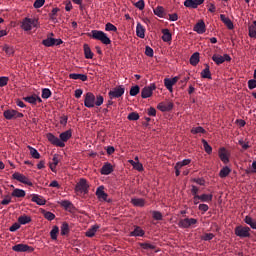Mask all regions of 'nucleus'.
Returning <instances> with one entry per match:
<instances>
[{
    "label": "nucleus",
    "instance_id": "obj_19",
    "mask_svg": "<svg viewBox=\"0 0 256 256\" xmlns=\"http://www.w3.org/2000/svg\"><path fill=\"white\" fill-rule=\"evenodd\" d=\"M96 195H97L99 201H107L108 195H107V193H105V187H103V186L98 187L96 190Z\"/></svg>",
    "mask_w": 256,
    "mask_h": 256
},
{
    "label": "nucleus",
    "instance_id": "obj_31",
    "mask_svg": "<svg viewBox=\"0 0 256 256\" xmlns=\"http://www.w3.org/2000/svg\"><path fill=\"white\" fill-rule=\"evenodd\" d=\"M18 223L20 225H27L28 223H31V216L28 215H22L18 218Z\"/></svg>",
    "mask_w": 256,
    "mask_h": 256
},
{
    "label": "nucleus",
    "instance_id": "obj_12",
    "mask_svg": "<svg viewBox=\"0 0 256 256\" xmlns=\"http://www.w3.org/2000/svg\"><path fill=\"white\" fill-rule=\"evenodd\" d=\"M44 47H53V45H63V40L55 38H46L42 41Z\"/></svg>",
    "mask_w": 256,
    "mask_h": 256
},
{
    "label": "nucleus",
    "instance_id": "obj_51",
    "mask_svg": "<svg viewBox=\"0 0 256 256\" xmlns=\"http://www.w3.org/2000/svg\"><path fill=\"white\" fill-rule=\"evenodd\" d=\"M189 163H191V159H184L180 162H177L176 165L178 169H181V167H185V165H189Z\"/></svg>",
    "mask_w": 256,
    "mask_h": 256
},
{
    "label": "nucleus",
    "instance_id": "obj_27",
    "mask_svg": "<svg viewBox=\"0 0 256 256\" xmlns=\"http://www.w3.org/2000/svg\"><path fill=\"white\" fill-rule=\"evenodd\" d=\"M97 231H99V225L95 224L85 232V235L86 237H95Z\"/></svg>",
    "mask_w": 256,
    "mask_h": 256
},
{
    "label": "nucleus",
    "instance_id": "obj_36",
    "mask_svg": "<svg viewBox=\"0 0 256 256\" xmlns=\"http://www.w3.org/2000/svg\"><path fill=\"white\" fill-rule=\"evenodd\" d=\"M244 222L246 225H249L251 229H256V220L251 218V216H246Z\"/></svg>",
    "mask_w": 256,
    "mask_h": 256
},
{
    "label": "nucleus",
    "instance_id": "obj_11",
    "mask_svg": "<svg viewBox=\"0 0 256 256\" xmlns=\"http://www.w3.org/2000/svg\"><path fill=\"white\" fill-rule=\"evenodd\" d=\"M212 60L214 61V63H216V65H221L225 63V61H231V56H229V54H224L223 56L219 54H214L212 56Z\"/></svg>",
    "mask_w": 256,
    "mask_h": 256
},
{
    "label": "nucleus",
    "instance_id": "obj_34",
    "mask_svg": "<svg viewBox=\"0 0 256 256\" xmlns=\"http://www.w3.org/2000/svg\"><path fill=\"white\" fill-rule=\"evenodd\" d=\"M162 33V41H164L165 43H169V41H171L172 39L171 32H169V29H164Z\"/></svg>",
    "mask_w": 256,
    "mask_h": 256
},
{
    "label": "nucleus",
    "instance_id": "obj_58",
    "mask_svg": "<svg viewBox=\"0 0 256 256\" xmlns=\"http://www.w3.org/2000/svg\"><path fill=\"white\" fill-rule=\"evenodd\" d=\"M152 215L153 219H155L156 221H161V219H163V214H161V212L159 211L152 212Z\"/></svg>",
    "mask_w": 256,
    "mask_h": 256
},
{
    "label": "nucleus",
    "instance_id": "obj_6",
    "mask_svg": "<svg viewBox=\"0 0 256 256\" xmlns=\"http://www.w3.org/2000/svg\"><path fill=\"white\" fill-rule=\"evenodd\" d=\"M251 228L245 227V226H237L235 228V235L237 237L245 238V237H250L251 233Z\"/></svg>",
    "mask_w": 256,
    "mask_h": 256
},
{
    "label": "nucleus",
    "instance_id": "obj_52",
    "mask_svg": "<svg viewBox=\"0 0 256 256\" xmlns=\"http://www.w3.org/2000/svg\"><path fill=\"white\" fill-rule=\"evenodd\" d=\"M105 31H113L114 33H117V26L111 24V23H107L105 25Z\"/></svg>",
    "mask_w": 256,
    "mask_h": 256
},
{
    "label": "nucleus",
    "instance_id": "obj_18",
    "mask_svg": "<svg viewBox=\"0 0 256 256\" xmlns=\"http://www.w3.org/2000/svg\"><path fill=\"white\" fill-rule=\"evenodd\" d=\"M218 155L220 157V160L222 162H224L226 165L227 163H229V154L227 153V149L225 148H220L219 151H218Z\"/></svg>",
    "mask_w": 256,
    "mask_h": 256
},
{
    "label": "nucleus",
    "instance_id": "obj_38",
    "mask_svg": "<svg viewBox=\"0 0 256 256\" xmlns=\"http://www.w3.org/2000/svg\"><path fill=\"white\" fill-rule=\"evenodd\" d=\"M248 31L249 37L256 39V21H254L253 24L249 26Z\"/></svg>",
    "mask_w": 256,
    "mask_h": 256
},
{
    "label": "nucleus",
    "instance_id": "obj_33",
    "mask_svg": "<svg viewBox=\"0 0 256 256\" xmlns=\"http://www.w3.org/2000/svg\"><path fill=\"white\" fill-rule=\"evenodd\" d=\"M128 163L132 165L136 171H143V164L141 162H135V160H128Z\"/></svg>",
    "mask_w": 256,
    "mask_h": 256
},
{
    "label": "nucleus",
    "instance_id": "obj_48",
    "mask_svg": "<svg viewBox=\"0 0 256 256\" xmlns=\"http://www.w3.org/2000/svg\"><path fill=\"white\" fill-rule=\"evenodd\" d=\"M191 133H192V135H197V134H199V133H207V131L204 130L203 127L198 126V127L192 128V129H191Z\"/></svg>",
    "mask_w": 256,
    "mask_h": 256
},
{
    "label": "nucleus",
    "instance_id": "obj_24",
    "mask_svg": "<svg viewBox=\"0 0 256 256\" xmlns=\"http://www.w3.org/2000/svg\"><path fill=\"white\" fill-rule=\"evenodd\" d=\"M72 135H73V132L71 130L62 132L60 134V141H62V143H65V142L69 141V139H71Z\"/></svg>",
    "mask_w": 256,
    "mask_h": 256
},
{
    "label": "nucleus",
    "instance_id": "obj_20",
    "mask_svg": "<svg viewBox=\"0 0 256 256\" xmlns=\"http://www.w3.org/2000/svg\"><path fill=\"white\" fill-rule=\"evenodd\" d=\"M220 19L228 29L230 30L235 29V25H233V21H231L229 17L225 16L224 14H221Z\"/></svg>",
    "mask_w": 256,
    "mask_h": 256
},
{
    "label": "nucleus",
    "instance_id": "obj_14",
    "mask_svg": "<svg viewBox=\"0 0 256 256\" xmlns=\"http://www.w3.org/2000/svg\"><path fill=\"white\" fill-rule=\"evenodd\" d=\"M47 139L49 142L52 143V145H55L56 147H64L65 146V143H63V141H61L58 137H56L52 133L47 134Z\"/></svg>",
    "mask_w": 256,
    "mask_h": 256
},
{
    "label": "nucleus",
    "instance_id": "obj_30",
    "mask_svg": "<svg viewBox=\"0 0 256 256\" xmlns=\"http://www.w3.org/2000/svg\"><path fill=\"white\" fill-rule=\"evenodd\" d=\"M131 203L134 207H145V200L142 198H132Z\"/></svg>",
    "mask_w": 256,
    "mask_h": 256
},
{
    "label": "nucleus",
    "instance_id": "obj_45",
    "mask_svg": "<svg viewBox=\"0 0 256 256\" xmlns=\"http://www.w3.org/2000/svg\"><path fill=\"white\" fill-rule=\"evenodd\" d=\"M202 143L204 150L208 153V155H211L213 153V148L211 147V145H209V143L205 139H202Z\"/></svg>",
    "mask_w": 256,
    "mask_h": 256
},
{
    "label": "nucleus",
    "instance_id": "obj_55",
    "mask_svg": "<svg viewBox=\"0 0 256 256\" xmlns=\"http://www.w3.org/2000/svg\"><path fill=\"white\" fill-rule=\"evenodd\" d=\"M214 237H215L214 233H206L201 237V239L202 241H211V239H213Z\"/></svg>",
    "mask_w": 256,
    "mask_h": 256
},
{
    "label": "nucleus",
    "instance_id": "obj_50",
    "mask_svg": "<svg viewBox=\"0 0 256 256\" xmlns=\"http://www.w3.org/2000/svg\"><path fill=\"white\" fill-rule=\"evenodd\" d=\"M127 119L129 121H139V113L137 112H132L128 115Z\"/></svg>",
    "mask_w": 256,
    "mask_h": 256
},
{
    "label": "nucleus",
    "instance_id": "obj_54",
    "mask_svg": "<svg viewBox=\"0 0 256 256\" xmlns=\"http://www.w3.org/2000/svg\"><path fill=\"white\" fill-rule=\"evenodd\" d=\"M51 97V90L49 88H44L42 90V99H49Z\"/></svg>",
    "mask_w": 256,
    "mask_h": 256
},
{
    "label": "nucleus",
    "instance_id": "obj_47",
    "mask_svg": "<svg viewBox=\"0 0 256 256\" xmlns=\"http://www.w3.org/2000/svg\"><path fill=\"white\" fill-rule=\"evenodd\" d=\"M42 214L47 219V221H53V219H55V214H53V212L42 210Z\"/></svg>",
    "mask_w": 256,
    "mask_h": 256
},
{
    "label": "nucleus",
    "instance_id": "obj_32",
    "mask_svg": "<svg viewBox=\"0 0 256 256\" xmlns=\"http://www.w3.org/2000/svg\"><path fill=\"white\" fill-rule=\"evenodd\" d=\"M84 55L86 59H93V51H91L89 44H84Z\"/></svg>",
    "mask_w": 256,
    "mask_h": 256
},
{
    "label": "nucleus",
    "instance_id": "obj_26",
    "mask_svg": "<svg viewBox=\"0 0 256 256\" xmlns=\"http://www.w3.org/2000/svg\"><path fill=\"white\" fill-rule=\"evenodd\" d=\"M136 35L140 39H145V28L143 25H141V23H138L136 26Z\"/></svg>",
    "mask_w": 256,
    "mask_h": 256
},
{
    "label": "nucleus",
    "instance_id": "obj_21",
    "mask_svg": "<svg viewBox=\"0 0 256 256\" xmlns=\"http://www.w3.org/2000/svg\"><path fill=\"white\" fill-rule=\"evenodd\" d=\"M113 171V165L111 163L106 162L102 168H101V175H111V172Z\"/></svg>",
    "mask_w": 256,
    "mask_h": 256
},
{
    "label": "nucleus",
    "instance_id": "obj_46",
    "mask_svg": "<svg viewBox=\"0 0 256 256\" xmlns=\"http://www.w3.org/2000/svg\"><path fill=\"white\" fill-rule=\"evenodd\" d=\"M184 6L190 8V9H197V7H198L195 0H186L184 2Z\"/></svg>",
    "mask_w": 256,
    "mask_h": 256
},
{
    "label": "nucleus",
    "instance_id": "obj_15",
    "mask_svg": "<svg viewBox=\"0 0 256 256\" xmlns=\"http://www.w3.org/2000/svg\"><path fill=\"white\" fill-rule=\"evenodd\" d=\"M16 253H25L27 251H33V248L27 244H17L12 247Z\"/></svg>",
    "mask_w": 256,
    "mask_h": 256
},
{
    "label": "nucleus",
    "instance_id": "obj_39",
    "mask_svg": "<svg viewBox=\"0 0 256 256\" xmlns=\"http://www.w3.org/2000/svg\"><path fill=\"white\" fill-rule=\"evenodd\" d=\"M190 64H192L193 67H196V65H199V52H195V53L190 57Z\"/></svg>",
    "mask_w": 256,
    "mask_h": 256
},
{
    "label": "nucleus",
    "instance_id": "obj_40",
    "mask_svg": "<svg viewBox=\"0 0 256 256\" xmlns=\"http://www.w3.org/2000/svg\"><path fill=\"white\" fill-rule=\"evenodd\" d=\"M229 173H231V168H229V166H226L220 170L219 176L221 177V179H225V177H227Z\"/></svg>",
    "mask_w": 256,
    "mask_h": 256
},
{
    "label": "nucleus",
    "instance_id": "obj_1",
    "mask_svg": "<svg viewBox=\"0 0 256 256\" xmlns=\"http://www.w3.org/2000/svg\"><path fill=\"white\" fill-rule=\"evenodd\" d=\"M104 101L105 100L102 95L96 96V99H95V94L88 92L85 95L84 106L87 107L88 109H93V107L95 106L101 107Z\"/></svg>",
    "mask_w": 256,
    "mask_h": 256
},
{
    "label": "nucleus",
    "instance_id": "obj_7",
    "mask_svg": "<svg viewBox=\"0 0 256 256\" xmlns=\"http://www.w3.org/2000/svg\"><path fill=\"white\" fill-rule=\"evenodd\" d=\"M12 179H15L16 181H19V183H23L24 185H28L29 187H33V182H31V180H29L27 178V176L19 173V172H15L12 175Z\"/></svg>",
    "mask_w": 256,
    "mask_h": 256
},
{
    "label": "nucleus",
    "instance_id": "obj_9",
    "mask_svg": "<svg viewBox=\"0 0 256 256\" xmlns=\"http://www.w3.org/2000/svg\"><path fill=\"white\" fill-rule=\"evenodd\" d=\"M75 191L77 193H87V191H89V184L85 178L79 180L76 184Z\"/></svg>",
    "mask_w": 256,
    "mask_h": 256
},
{
    "label": "nucleus",
    "instance_id": "obj_3",
    "mask_svg": "<svg viewBox=\"0 0 256 256\" xmlns=\"http://www.w3.org/2000/svg\"><path fill=\"white\" fill-rule=\"evenodd\" d=\"M39 25V21L37 19L25 18L22 21L21 27L24 31H31L33 27H37Z\"/></svg>",
    "mask_w": 256,
    "mask_h": 256
},
{
    "label": "nucleus",
    "instance_id": "obj_49",
    "mask_svg": "<svg viewBox=\"0 0 256 256\" xmlns=\"http://www.w3.org/2000/svg\"><path fill=\"white\" fill-rule=\"evenodd\" d=\"M60 233L61 235H67V233H69V224L63 223L60 228Z\"/></svg>",
    "mask_w": 256,
    "mask_h": 256
},
{
    "label": "nucleus",
    "instance_id": "obj_64",
    "mask_svg": "<svg viewBox=\"0 0 256 256\" xmlns=\"http://www.w3.org/2000/svg\"><path fill=\"white\" fill-rule=\"evenodd\" d=\"M248 88L255 89L256 88V79H251L248 81Z\"/></svg>",
    "mask_w": 256,
    "mask_h": 256
},
{
    "label": "nucleus",
    "instance_id": "obj_10",
    "mask_svg": "<svg viewBox=\"0 0 256 256\" xmlns=\"http://www.w3.org/2000/svg\"><path fill=\"white\" fill-rule=\"evenodd\" d=\"M4 117L5 119H8V120L21 119L23 117V113L18 112L16 110H6L4 111Z\"/></svg>",
    "mask_w": 256,
    "mask_h": 256
},
{
    "label": "nucleus",
    "instance_id": "obj_56",
    "mask_svg": "<svg viewBox=\"0 0 256 256\" xmlns=\"http://www.w3.org/2000/svg\"><path fill=\"white\" fill-rule=\"evenodd\" d=\"M140 247H142V249H145V250H149V249L153 250L156 248L155 245L150 243H140Z\"/></svg>",
    "mask_w": 256,
    "mask_h": 256
},
{
    "label": "nucleus",
    "instance_id": "obj_13",
    "mask_svg": "<svg viewBox=\"0 0 256 256\" xmlns=\"http://www.w3.org/2000/svg\"><path fill=\"white\" fill-rule=\"evenodd\" d=\"M177 81H179V77H177V76L174 78H165L164 79V85L170 93H173V85H175L177 83Z\"/></svg>",
    "mask_w": 256,
    "mask_h": 256
},
{
    "label": "nucleus",
    "instance_id": "obj_5",
    "mask_svg": "<svg viewBox=\"0 0 256 256\" xmlns=\"http://www.w3.org/2000/svg\"><path fill=\"white\" fill-rule=\"evenodd\" d=\"M157 89L155 83H151L149 86H145L141 91L142 99H149L153 95V92Z\"/></svg>",
    "mask_w": 256,
    "mask_h": 256
},
{
    "label": "nucleus",
    "instance_id": "obj_4",
    "mask_svg": "<svg viewBox=\"0 0 256 256\" xmlns=\"http://www.w3.org/2000/svg\"><path fill=\"white\" fill-rule=\"evenodd\" d=\"M108 95L110 99H119V97H123V95H125V87L122 85L117 86L110 90Z\"/></svg>",
    "mask_w": 256,
    "mask_h": 256
},
{
    "label": "nucleus",
    "instance_id": "obj_57",
    "mask_svg": "<svg viewBox=\"0 0 256 256\" xmlns=\"http://www.w3.org/2000/svg\"><path fill=\"white\" fill-rule=\"evenodd\" d=\"M9 83V77L1 76L0 77V87H5Z\"/></svg>",
    "mask_w": 256,
    "mask_h": 256
},
{
    "label": "nucleus",
    "instance_id": "obj_2",
    "mask_svg": "<svg viewBox=\"0 0 256 256\" xmlns=\"http://www.w3.org/2000/svg\"><path fill=\"white\" fill-rule=\"evenodd\" d=\"M90 37H92V39H96V41H101L103 45H111V39L101 30H92Z\"/></svg>",
    "mask_w": 256,
    "mask_h": 256
},
{
    "label": "nucleus",
    "instance_id": "obj_59",
    "mask_svg": "<svg viewBox=\"0 0 256 256\" xmlns=\"http://www.w3.org/2000/svg\"><path fill=\"white\" fill-rule=\"evenodd\" d=\"M135 7H137V9H139L140 11H143L145 9V1L139 0L135 3Z\"/></svg>",
    "mask_w": 256,
    "mask_h": 256
},
{
    "label": "nucleus",
    "instance_id": "obj_25",
    "mask_svg": "<svg viewBox=\"0 0 256 256\" xmlns=\"http://www.w3.org/2000/svg\"><path fill=\"white\" fill-rule=\"evenodd\" d=\"M24 100L27 102V103H30L31 105H35V103H41V98L37 95H33V96H27L24 98Z\"/></svg>",
    "mask_w": 256,
    "mask_h": 256
},
{
    "label": "nucleus",
    "instance_id": "obj_17",
    "mask_svg": "<svg viewBox=\"0 0 256 256\" xmlns=\"http://www.w3.org/2000/svg\"><path fill=\"white\" fill-rule=\"evenodd\" d=\"M193 31L198 33V35H203V33L206 31L205 22L203 20L198 21L194 26Z\"/></svg>",
    "mask_w": 256,
    "mask_h": 256
},
{
    "label": "nucleus",
    "instance_id": "obj_44",
    "mask_svg": "<svg viewBox=\"0 0 256 256\" xmlns=\"http://www.w3.org/2000/svg\"><path fill=\"white\" fill-rule=\"evenodd\" d=\"M28 149H29L30 155H31V157H33V159H40L41 154H39V151H37V149H35L31 146H28Z\"/></svg>",
    "mask_w": 256,
    "mask_h": 256
},
{
    "label": "nucleus",
    "instance_id": "obj_37",
    "mask_svg": "<svg viewBox=\"0 0 256 256\" xmlns=\"http://www.w3.org/2000/svg\"><path fill=\"white\" fill-rule=\"evenodd\" d=\"M153 11H154V15H156L157 17H160V18L165 17V8H163L162 6L156 7Z\"/></svg>",
    "mask_w": 256,
    "mask_h": 256
},
{
    "label": "nucleus",
    "instance_id": "obj_8",
    "mask_svg": "<svg viewBox=\"0 0 256 256\" xmlns=\"http://www.w3.org/2000/svg\"><path fill=\"white\" fill-rule=\"evenodd\" d=\"M192 225H197V219L184 218L178 222V226L181 227V229H189V227H192Z\"/></svg>",
    "mask_w": 256,
    "mask_h": 256
},
{
    "label": "nucleus",
    "instance_id": "obj_29",
    "mask_svg": "<svg viewBox=\"0 0 256 256\" xmlns=\"http://www.w3.org/2000/svg\"><path fill=\"white\" fill-rule=\"evenodd\" d=\"M12 197L23 198L26 195L25 190L16 188L11 193Z\"/></svg>",
    "mask_w": 256,
    "mask_h": 256
},
{
    "label": "nucleus",
    "instance_id": "obj_42",
    "mask_svg": "<svg viewBox=\"0 0 256 256\" xmlns=\"http://www.w3.org/2000/svg\"><path fill=\"white\" fill-rule=\"evenodd\" d=\"M199 197L202 203H209V201H213V194H202Z\"/></svg>",
    "mask_w": 256,
    "mask_h": 256
},
{
    "label": "nucleus",
    "instance_id": "obj_16",
    "mask_svg": "<svg viewBox=\"0 0 256 256\" xmlns=\"http://www.w3.org/2000/svg\"><path fill=\"white\" fill-rule=\"evenodd\" d=\"M31 201L32 203H36V205H46L47 200H45V198L39 194H32L31 195Z\"/></svg>",
    "mask_w": 256,
    "mask_h": 256
},
{
    "label": "nucleus",
    "instance_id": "obj_35",
    "mask_svg": "<svg viewBox=\"0 0 256 256\" xmlns=\"http://www.w3.org/2000/svg\"><path fill=\"white\" fill-rule=\"evenodd\" d=\"M2 49L6 53V55H8V57H11V55L15 54V48L13 46L5 44Z\"/></svg>",
    "mask_w": 256,
    "mask_h": 256
},
{
    "label": "nucleus",
    "instance_id": "obj_63",
    "mask_svg": "<svg viewBox=\"0 0 256 256\" xmlns=\"http://www.w3.org/2000/svg\"><path fill=\"white\" fill-rule=\"evenodd\" d=\"M153 48L146 46L145 48V55H147V57H153Z\"/></svg>",
    "mask_w": 256,
    "mask_h": 256
},
{
    "label": "nucleus",
    "instance_id": "obj_41",
    "mask_svg": "<svg viewBox=\"0 0 256 256\" xmlns=\"http://www.w3.org/2000/svg\"><path fill=\"white\" fill-rule=\"evenodd\" d=\"M57 235H59V227L53 226L52 230L50 231V237L53 241H57Z\"/></svg>",
    "mask_w": 256,
    "mask_h": 256
},
{
    "label": "nucleus",
    "instance_id": "obj_23",
    "mask_svg": "<svg viewBox=\"0 0 256 256\" xmlns=\"http://www.w3.org/2000/svg\"><path fill=\"white\" fill-rule=\"evenodd\" d=\"M145 231L139 226H135L134 231L130 232V237H143Z\"/></svg>",
    "mask_w": 256,
    "mask_h": 256
},
{
    "label": "nucleus",
    "instance_id": "obj_53",
    "mask_svg": "<svg viewBox=\"0 0 256 256\" xmlns=\"http://www.w3.org/2000/svg\"><path fill=\"white\" fill-rule=\"evenodd\" d=\"M139 91H140V88L139 86H133L131 89H130V95L131 97H135L137 95H139Z\"/></svg>",
    "mask_w": 256,
    "mask_h": 256
},
{
    "label": "nucleus",
    "instance_id": "obj_60",
    "mask_svg": "<svg viewBox=\"0 0 256 256\" xmlns=\"http://www.w3.org/2000/svg\"><path fill=\"white\" fill-rule=\"evenodd\" d=\"M43 5H45V0H36L34 2L35 9H41V7H43Z\"/></svg>",
    "mask_w": 256,
    "mask_h": 256
},
{
    "label": "nucleus",
    "instance_id": "obj_28",
    "mask_svg": "<svg viewBox=\"0 0 256 256\" xmlns=\"http://www.w3.org/2000/svg\"><path fill=\"white\" fill-rule=\"evenodd\" d=\"M69 79H74L75 81H77V79H79L80 81H87V75L71 73L69 74Z\"/></svg>",
    "mask_w": 256,
    "mask_h": 256
},
{
    "label": "nucleus",
    "instance_id": "obj_61",
    "mask_svg": "<svg viewBox=\"0 0 256 256\" xmlns=\"http://www.w3.org/2000/svg\"><path fill=\"white\" fill-rule=\"evenodd\" d=\"M21 229V224L19 223H14L10 228L9 231H11V233H15V231Z\"/></svg>",
    "mask_w": 256,
    "mask_h": 256
},
{
    "label": "nucleus",
    "instance_id": "obj_43",
    "mask_svg": "<svg viewBox=\"0 0 256 256\" xmlns=\"http://www.w3.org/2000/svg\"><path fill=\"white\" fill-rule=\"evenodd\" d=\"M202 79H211V71L209 65L206 64V68L201 72Z\"/></svg>",
    "mask_w": 256,
    "mask_h": 256
},
{
    "label": "nucleus",
    "instance_id": "obj_62",
    "mask_svg": "<svg viewBox=\"0 0 256 256\" xmlns=\"http://www.w3.org/2000/svg\"><path fill=\"white\" fill-rule=\"evenodd\" d=\"M238 145H241L242 149L246 151V149H249V142L243 141V139L238 141Z\"/></svg>",
    "mask_w": 256,
    "mask_h": 256
},
{
    "label": "nucleus",
    "instance_id": "obj_22",
    "mask_svg": "<svg viewBox=\"0 0 256 256\" xmlns=\"http://www.w3.org/2000/svg\"><path fill=\"white\" fill-rule=\"evenodd\" d=\"M157 109H159V111H162V112L171 111V109H173V104L171 102H168V103L161 102L158 104Z\"/></svg>",
    "mask_w": 256,
    "mask_h": 256
}]
</instances>
